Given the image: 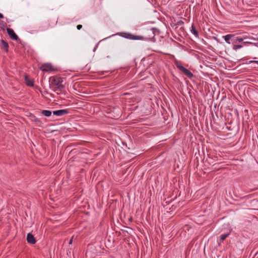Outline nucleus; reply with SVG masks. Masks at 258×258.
<instances>
[{
  "mask_svg": "<svg viewBox=\"0 0 258 258\" xmlns=\"http://www.w3.org/2000/svg\"><path fill=\"white\" fill-rule=\"evenodd\" d=\"M234 36V34H228L225 36H223L222 38L224 39L226 42L229 44H230V39Z\"/></svg>",
  "mask_w": 258,
  "mask_h": 258,
  "instance_id": "nucleus-9",
  "label": "nucleus"
},
{
  "mask_svg": "<svg viewBox=\"0 0 258 258\" xmlns=\"http://www.w3.org/2000/svg\"><path fill=\"white\" fill-rule=\"evenodd\" d=\"M41 113L43 115L47 116V117H49V116H51V115L52 114L51 111L50 110H43L42 111Z\"/></svg>",
  "mask_w": 258,
  "mask_h": 258,
  "instance_id": "nucleus-13",
  "label": "nucleus"
},
{
  "mask_svg": "<svg viewBox=\"0 0 258 258\" xmlns=\"http://www.w3.org/2000/svg\"><path fill=\"white\" fill-rule=\"evenodd\" d=\"M243 39L242 38L239 37H236V41H237L238 42H242L243 41Z\"/></svg>",
  "mask_w": 258,
  "mask_h": 258,
  "instance_id": "nucleus-16",
  "label": "nucleus"
},
{
  "mask_svg": "<svg viewBox=\"0 0 258 258\" xmlns=\"http://www.w3.org/2000/svg\"><path fill=\"white\" fill-rule=\"evenodd\" d=\"M77 28L78 30H80L82 28V25H77Z\"/></svg>",
  "mask_w": 258,
  "mask_h": 258,
  "instance_id": "nucleus-18",
  "label": "nucleus"
},
{
  "mask_svg": "<svg viewBox=\"0 0 258 258\" xmlns=\"http://www.w3.org/2000/svg\"><path fill=\"white\" fill-rule=\"evenodd\" d=\"M125 38L129 39L131 40H141L144 39V37L142 36L136 35L131 33H125V35L123 36Z\"/></svg>",
  "mask_w": 258,
  "mask_h": 258,
  "instance_id": "nucleus-3",
  "label": "nucleus"
},
{
  "mask_svg": "<svg viewBox=\"0 0 258 258\" xmlns=\"http://www.w3.org/2000/svg\"><path fill=\"white\" fill-rule=\"evenodd\" d=\"M73 238H74V236H72V238H71V239L70 240L69 244H72L73 240Z\"/></svg>",
  "mask_w": 258,
  "mask_h": 258,
  "instance_id": "nucleus-17",
  "label": "nucleus"
},
{
  "mask_svg": "<svg viewBox=\"0 0 258 258\" xmlns=\"http://www.w3.org/2000/svg\"><path fill=\"white\" fill-rule=\"evenodd\" d=\"M1 47L3 48L5 51L7 52L8 51L9 48V44L7 42L2 40L1 41Z\"/></svg>",
  "mask_w": 258,
  "mask_h": 258,
  "instance_id": "nucleus-10",
  "label": "nucleus"
},
{
  "mask_svg": "<svg viewBox=\"0 0 258 258\" xmlns=\"http://www.w3.org/2000/svg\"><path fill=\"white\" fill-rule=\"evenodd\" d=\"M62 78L60 77H54L52 82V84L55 86V88L58 89H61L63 88V85H62Z\"/></svg>",
  "mask_w": 258,
  "mask_h": 258,
  "instance_id": "nucleus-2",
  "label": "nucleus"
},
{
  "mask_svg": "<svg viewBox=\"0 0 258 258\" xmlns=\"http://www.w3.org/2000/svg\"><path fill=\"white\" fill-rule=\"evenodd\" d=\"M2 18H4V16L3 15V14L0 13V19H2Z\"/></svg>",
  "mask_w": 258,
  "mask_h": 258,
  "instance_id": "nucleus-20",
  "label": "nucleus"
},
{
  "mask_svg": "<svg viewBox=\"0 0 258 258\" xmlns=\"http://www.w3.org/2000/svg\"><path fill=\"white\" fill-rule=\"evenodd\" d=\"M251 62L256 63V64H258V61L257 60H252V61H251Z\"/></svg>",
  "mask_w": 258,
  "mask_h": 258,
  "instance_id": "nucleus-19",
  "label": "nucleus"
},
{
  "mask_svg": "<svg viewBox=\"0 0 258 258\" xmlns=\"http://www.w3.org/2000/svg\"><path fill=\"white\" fill-rule=\"evenodd\" d=\"M242 47V45H234L233 46V49L234 50H237L238 49H240Z\"/></svg>",
  "mask_w": 258,
  "mask_h": 258,
  "instance_id": "nucleus-15",
  "label": "nucleus"
},
{
  "mask_svg": "<svg viewBox=\"0 0 258 258\" xmlns=\"http://www.w3.org/2000/svg\"><path fill=\"white\" fill-rule=\"evenodd\" d=\"M40 69L43 72L51 71L52 66L50 63H44L40 67Z\"/></svg>",
  "mask_w": 258,
  "mask_h": 258,
  "instance_id": "nucleus-5",
  "label": "nucleus"
},
{
  "mask_svg": "<svg viewBox=\"0 0 258 258\" xmlns=\"http://www.w3.org/2000/svg\"><path fill=\"white\" fill-rule=\"evenodd\" d=\"M31 120L35 122V123L37 124H41L42 121L40 120V119L37 117H36L35 116H34L33 114H31L30 115Z\"/></svg>",
  "mask_w": 258,
  "mask_h": 258,
  "instance_id": "nucleus-8",
  "label": "nucleus"
},
{
  "mask_svg": "<svg viewBox=\"0 0 258 258\" xmlns=\"http://www.w3.org/2000/svg\"><path fill=\"white\" fill-rule=\"evenodd\" d=\"M174 64L179 71H181L186 76L189 78H191L194 76L193 74L189 70L182 66L180 61L175 60L174 61Z\"/></svg>",
  "mask_w": 258,
  "mask_h": 258,
  "instance_id": "nucleus-1",
  "label": "nucleus"
},
{
  "mask_svg": "<svg viewBox=\"0 0 258 258\" xmlns=\"http://www.w3.org/2000/svg\"><path fill=\"white\" fill-rule=\"evenodd\" d=\"M190 32L192 34H193L196 37L199 36L198 31L196 29L195 25L192 24L191 26Z\"/></svg>",
  "mask_w": 258,
  "mask_h": 258,
  "instance_id": "nucleus-12",
  "label": "nucleus"
},
{
  "mask_svg": "<svg viewBox=\"0 0 258 258\" xmlns=\"http://www.w3.org/2000/svg\"><path fill=\"white\" fill-rule=\"evenodd\" d=\"M25 81L26 84L30 87H32L34 85L33 81L31 80L28 76H25Z\"/></svg>",
  "mask_w": 258,
  "mask_h": 258,
  "instance_id": "nucleus-11",
  "label": "nucleus"
},
{
  "mask_svg": "<svg viewBox=\"0 0 258 258\" xmlns=\"http://www.w3.org/2000/svg\"><path fill=\"white\" fill-rule=\"evenodd\" d=\"M7 31L10 37L14 40H17L18 36L16 34L14 31L11 28H7Z\"/></svg>",
  "mask_w": 258,
  "mask_h": 258,
  "instance_id": "nucleus-4",
  "label": "nucleus"
},
{
  "mask_svg": "<svg viewBox=\"0 0 258 258\" xmlns=\"http://www.w3.org/2000/svg\"><path fill=\"white\" fill-rule=\"evenodd\" d=\"M69 111L68 109H60L58 110H55L53 111V114L55 115L61 116L64 114L68 113Z\"/></svg>",
  "mask_w": 258,
  "mask_h": 258,
  "instance_id": "nucleus-6",
  "label": "nucleus"
},
{
  "mask_svg": "<svg viewBox=\"0 0 258 258\" xmlns=\"http://www.w3.org/2000/svg\"><path fill=\"white\" fill-rule=\"evenodd\" d=\"M27 240L29 243L35 244L36 240L34 236L30 233H29L27 235Z\"/></svg>",
  "mask_w": 258,
  "mask_h": 258,
  "instance_id": "nucleus-7",
  "label": "nucleus"
},
{
  "mask_svg": "<svg viewBox=\"0 0 258 258\" xmlns=\"http://www.w3.org/2000/svg\"><path fill=\"white\" fill-rule=\"evenodd\" d=\"M229 235V233H226V234H222L220 236V238L222 240H224Z\"/></svg>",
  "mask_w": 258,
  "mask_h": 258,
  "instance_id": "nucleus-14",
  "label": "nucleus"
}]
</instances>
